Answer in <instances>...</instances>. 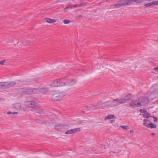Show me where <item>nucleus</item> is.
Segmentation results:
<instances>
[{"mask_svg":"<svg viewBox=\"0 0 158 158\" xmlns=\"http://www.w3.org/2000/svg\"><path fill=\"white\" fill-rule=\"evenodd\" d=\"M68 80L67 79L62 78L60 80H56L52 82H49V85L51 87L63 86L65 85V81Z\"/></svg>","mask_w":158,"mask_h":158,"instance_id":"nucleus-1","label":"nucleus"},{"mask_svg":"<svg viewBox=\"0 0 158 158\" xmlns=\"http://www.w3.org/2000/svg\"><path fill=\"white\" fill-rule=\"evenodd\" d=\"M17 84H19V83L14 81L0 82V89H6L11 87Z\"/></svg>","mask_w":158,"mask_h":158,"instance_id":"nucleus-2","label":"nucleus"},{"mask_svg":"<svg viewBox=\"0 0 158 158\" xmlns=\"http://www.w3.org/2000/svg\"><path fill=\"white\" fill-rule=\"evenodd\" d=\"M135 2V0H121L115 4L114 6L117 8H119L123 6L131 5Z\"/></svg>","mask_w":158,"mask_h":158,"instance_id":"nucleus-3","label":"nucleus"},{"mask_svg":"<svg viewBox=\"0 0 158 158\" xmlns=\"http://www.w3.org/2000/svg\"><path fill=\"white\" fill-rule=\"evenodd\" d=\"M55 128L56 129H57L60 131L63 132L64 130L68 129L69 128V126L68 125L65 124L61 125L57 124L55 126Z\"/></svg>","mask_w":158,"mask_h":158,"instance_id":"nucleus-4","label":"nucleus"},{"mask_svg":"<svg viewBox=\"0 0 158 158\" xmlns=\"http://www.w3.org/2000/svg\"><path fill=\"white\" fill-rule=\"evenodd\" d=\"M64 78L67 79L68 80L65 81V85L71 86L77 83V81L74 79H71L68 77H65Z\"/></svg>","mask_w":158,"mask_h":158,"instance_id":"nucleus-5","label":"nucleus"},{"mask_svg":"<svg viewBox=\"0 0 158 158\" xmlns=\"http://www.w3.org/2000/svg\"><path fill=\"white\" fill-rule=\"evenodd\" d=\"M129 105L134 107H139L140 106V103H139V99L132 100L129 103Z\"/></svg>","mask_w":158,"mask_h":158,"instance_id":"nucleus-6","label":"nucleus"},{"mask_svg":"<svg viewBox=\"0 0 158 158\" xmlns=\"http://www.w3.org/2000/svg\"><path fill=\"white\" fill-rule=\"evenodd\" d=\"M138 99L140 106L147 104L148 102L149 99L148 97H141Z\"/></svg>","mask_w":158,"mask_h":158,"instance_id":"nucleus-7","label":"nucleus"},{"mask_svg":"<svg viewBox=\"0 0 158 158\" xmlns=\"http://www.w3.org/2000/svg\"><path fill=\"white\" fill-rule=\"evenodd\" d=\"M125 102L123 98L114 99L113 101V103H114V106H118L120 104L123 103Z\"/></svg>","mask_w":158,"mask_h":158,"instance_id":"nucleus-8","label":"nucleus"},{"mask_svg":"<svg viewBox=\"0 0 158 158\" xmlns=\"http://www.w3.org/2000/svg\"><path fill=\"white\" fill-rule=\"evenodd\" d=\"M38 90L36 88L28 89H26L24 92L27 94H31L33 93H37V92L38 91Z\"/></svg>","mask_w":158,"mask_h":158,"instance_id":"nucleus-9","label":"nucleus"},{"mask_svg":"<svg viewBox=\"0 0 158 158\" xmlns=\"http://www.w3.org/2000/svg\"><path fill=\"white\" fill-rule=\"evenodd\" d=\"M64 95V93L63 92L56 94L53 96H54L55 98V100L58 101L61 99Z\"/></svg>","mask_w":158,"mask_h":158,"instance_id":"nucleus-10","label":"nucleus"},{"mask_svg":"<svg viewBox=\"0 0 158 158\" xmlns=\"http://www.w3.org/2000/svg\"><path fill=\"white\" fill-rule=\"evenodd\" d=\"M38 91L37 93H43L45 94L47 93L49 90L46 87H41L39 88H37Z\"/></svg>","mask_w":158,"mask_h":158,"instance_id":"nucleus-11","label":"nucleus"},{"mask_svg":"<svg viewBox=\"0 0 158 158\" xmlns=\"http://www.w3.org/2000/svg\"><path fill=\"white\" fill-rule=\"evenodd\" d=\"M104 104L100 103H98V105L96 106L92 105L90 106V107L92 109L94 110H96L99 108L102 109L104 106Z\"/></svg>","mask_w":158,"mask_h":158,"instance_id":"nucleus-12","label":"nucleus"},{"mask_svg":"<svg viewBox=\"0 0 158 158\" xmlns=\"http://www.w3.org/2000/svg\"><path fill=\"white\" fill-rule=\"evenodd\" d=\"M80 131L79 128H77L70 130H69L66 131L65 133V134H71L75 132Z\"/></svg>","mask_w":158,"mask_h":158,"instance_id":"nucleus-13","label":"nucleus"},{"mask_svg":"<svg viewBox=\"0 0 158 158\" xmlns=\"http://www.w3.org/2000/svg\"><path fill=\"white\" fill-rule=\"evenodd\" d=\"M21 104L18 103L14 104L13 105V106L14 108L19 110H21Z\"/></svg>","mask_w":158,"mask_h":158,"instance_id":"nucleus-14","label":"nucleus"},{"mask_svg":"<svg viewBox=\"0 0 158 158\" xmlns=\"http://www.w3.org/2000/svg\"><path fill=\"white\" fill-rule=\"evenodd\" d=\"M80 5L78 4V5H70L69 6H68L67 7L65 8L64 9V11L65 12H68L69 11L68 10H67V9H68L69 8H72L73 7H76L77 6H79Z\"/></svg>","mask_w":158,"mask_h":158,"instance_id":"nucleus-15","label":"nucleus"},{"mask_svg":"<svg viewBox=\"0 0 158 158\" xmlns=\"http://www.w3.org/2000/svg\"><path fill=\"white\" fill-rule=\"evenodd\" d=\"M45 22L49 23H53L56 21L55 19H50L49 18H46L45 19Z\"/></svg>","mask_w":158,"mask_h":158,"instance_id":"nucleus-16","label":"nucleus"},{"mask_svg":"<svg viewBox=\"0 0 158 158\" xmlns=\"http://www.w3.org/2000/svg\"><path fill=\"white\" fill-rule=\"evenodd\" d=\"M35 111L40 114L44 113V111L43 109H41L40 107L37 106L35 109Z\"/></svg>","mask_w":158,"mask_h":158,"instance_id":"nucleus-17","label":"nucleus"},{"mask_svg":"<svg viewBox=\"0 0 158 158\" xmlns=\"http://www.w3.org/2000/svg\"><path fill=\"white\" fill-rule=\"evenodd\" d=\"M37 106L36 105L35 102L33 101H31V103L30 104V107L35 108V109Z\"/></svg>","mask_w":158,"mask_h":158,"instance_id":"nucleus-18","label":"nucleus"},{"mask_svg":"<svg viewBox=\"0 0 158 158\" xmlns=\"http://www.w3.org/2000/svg\"><path fill=\"white\" fill-rule=\"evenodd\" d=\"M131 98V95L130 94H128L125 97L123 98L125 102H126L129 100Z\"/></svg>","mask_w":158,"mask_h":158,"instance_id":"nucleus-19","label":"nucleus"},{"mask_svg":"<svg viewBox=\"0 0 158 158\" xmlns=\"http://www.w3.org/2000/svg\"><path fill=\"white\" fill-rule=\"evenodd\" d=\"M39 79L37 77H34L33 78L31 79L29 82L31 83H34L35 82L38 81Z\"/></svg>","mask_w":158,"mask_h":158,"instance_id":"nucleus-20","label":"nucleus"},{"mask_svg":"<svg viewBox=\"0 0 158 158\" xmlns=\"http://www.w3.org/2000/svg\"><path fill=\"white\" fill-rule=\"evenodd\" d=\"M156 125H154L152 123H150L149 124V127H150L151 128H155L156 127Z\"/></svg>","mask_w":158,"mask_h":158,"instance_id":"nucleus-21","label":"nucleus"},{"mask_svg":"<svg viewBox=\"0 0 158 158\" xmlns=\"http://www.w3.org/2000/svg\"><path fill=\"white\" fill-rule=\"evenodd\" d=\"M150 114L148 113H144L143 114V117L144 118H148L150 116H149Z\"/></svg>","mask_w":158,"mask_h":158,"instance_id":"nucleus-22","label":"nucleus"},{"mask_svg":"<svg viewBox=\"0 0 158 158\" xmlns=\"http://www.w3.org/2000/svg\"><path fill=\"white\" fill-rule=\"evenodd\" d=\"M152 5H158V0L154 1L152 2Z\"/></svg>","mask_w":158,"mask_h":158,"instance_id":"nucleus-23","label":"nucleus"},{"mask_svg":"<svg viewBox=\"0 0 158 158\" xmlns=\"http://www.w3.org/2000/svg\"><path fill=\"white\" fill-rule=\"evenodd\" d=\"M18 113L17 112H11V111H8L7 112V114H17Z\"/></svg>","mask_w":158,"mask_h":158,"instance_id":"nucleus-24","label":"nucleus"},{"mask_svg":"<svg viewBox=\"0 0 158 158\" xmlns=\"http://www.w3.org/2000/svg\"><path fill=\"white\" fill-rule=\"evenodd\" d=\"M30 103H31V101H26L24 102V104L25 105L29 106H30Z\"/></svg>","mask_w":158,"mask_h":158,"instance_id":"nucleus-25","label":"nucleus"},{"mask_svg":"<svg viewBox=\"0 0 158 158\" xmlns=\"http://www.w3.org/2000/svg\"><path fill=\"white\" fill-rule=\"evenodd\" d=\"M70 21L68 20L65 19L63 20V23L65 24H68L70 23Z\"/></svg>","mask_w":158,"mask_h":158,"instance_id":"nucleus-26","label":"nucleus"},{"mask_svg":"<svg viewBox=\"0 0 158 158\" xmlns=\"http://www.w3.org/2000/svg\"><path fill=\"white\" fill-rule=\"evenodd\" d=\"M145 0H135V2L137 3H139L144 2Z\"/></svg>","mask_w":158,"mask_h":158,"instance_id":"nucleus-27","label":"nucleus"},{"mask_svg":"<svg viewBox=\"0 0 158 158\" xmlns=\"http://www.w3.org/2000/svg\"><path fill=\"white\" fill-rule=\"evenodd\" d=\"M144 6L145 7H148V6H152V2H151L146 3V4H145Z\"/></svg>","mask_w":158,"mask_h":158,"instance_id":"nucleus-28","label":"nucleus"},{"mask_svg":"<svg viewBox=\"0 0 158 158\" xmlns=\"http://www.w3.org/2000/svg\"><path fill=\"white\" fill-rule=\"evenodd\" d=\"M116 118L114 115H110L109 114V120L114 119Z\"/></svg>","mask_w":158,"mask_h":158,"instance_id":"nucleus-29","label":"nucleus"},{"mask_svg":"<svg viewBox=\"0 0 158 158\" xmlns=\"http://www.w3.org/2000/svg\"><path fill=\"white\" fill-rule=\"evenodd\" d=\"M6 61V60H3L1 61H0V64L1 65H4Z\"/></svg>","mask_w":158,"mask_h":158,"instance_id":"nucleus-30","label":"nucleus"},{"mask_svg":"<svg viewBox=\"0 0 158 158\" xmlns=\"http://www.w3.org/2000/svg\"><path fill=\"white\" fill-rule=\"evenodd\" d=\"M116 118H115L114 119H113L109 120V123H114L115 122V119Z\"/></svg>","mask_w":158,"mask_h":158,"instance_id":"nucleus-31","label":"nucleus"},{"mask_svg":"<svg viewBox=\"0 0 158 158\" xmlns=\"http://www.w3.org/2000/svg\"><path fill=\"white\" fill-rule=\"evenodd\" d=\"M120 127L123 129H127V126H124V125H122Z\"/></svg>","mask_w":158,"mask_h":158,"instance_id":"nucleus-32","label":"nucleus"},{"mask_svg":"<svg viewBox=\"0 0 158 158\" xmlns=\"http://www.w3.org/2000/svg\"><path fill=\"white\" fill-rule=\"evenodd\" d=\"M151 117H152V118H154V122H157V118L155 117L154 116H150Z\"/></svg>","mask_w":158,"mask_h":158,"instance_id":"nucleus-33","label":"nucleus"},{"mask_svg":"<svg viewBox=\"0 0 158 158\" xmlns=\"http://www.w3.org/2000/svg\"><path fill=\"white\" fill-rule=\"evenodd\" d=\"M143 125L147 127H149V125H148L146 123H144Z\"/></svg>","mask_w":158,"mask_h":158,"instance_id":"nucleus-34","label":"nucleus"},{"mask_svg":"<svg viewBox=\"0 0 158 158\" xmlns=\"http://www.w3.org/2000/svg\"><path fill=\"white\" fill-rule=\"evenodd\" d=\"M5 40L6 42H9L10 41V40L8 38H6L5 39Z\"/></svg>","mask_w":158,"mask_h":158,"instance_id":"nucleus-35","label":"nucleus"},{"mask_svg":"<svg viewBox=\"0 0 158 158\" xmlns=\"http://www.w3.org/2000/svg\"><path fill=\"white\" fill-rule=\"evenodd\" d=\"M140 111L141 113H145L147 111V110H145L141 109L140 110Z\"/></svg>","mask_w":158,"mask_h":158,"instance_id":"nucleus-36","label":"nucleus"},{"mask_svg":"<svg viewBox=\"0 0 158 158\" xmlns=\"http://www.w3.org/2000/svg\"><path fill=\"white\" fill-rule=\"evenodd\" d=\"M82 17V15H80L77 16L76 19H79L80 18Z\"/></svg>","mask_w":158,"mask_h":158,"instance_id":"nucleus-37","label":"nucleus"},{"mask_svg":"<svg viewBox=\"0 0 158 158\" xmlns=\"http://www.w3.org/2000/svg\"><path fill=\"white\" fill-rule=\"evenodd\" d=\"M102 150L106 148L105 146L104 145H102L101 146Z\"/></svg>","mask_w":158,"mask_h":158,"instance_id":"nucleus-38","label":"nucleus"},{"mask_svg":"<svg viewBox=\"0 0 158 158\" xmlns=\"http://www.w3.org/2000/svg\"><path fill=\"white\" fill-rule=\"evenodd\" d=\"M109 119V115H108L105 118V120H106L107 119Z\"/></svg>","mask_w":158,"mask_h":158,"instance_id":"nucleus-39","label":"nucleus"},{"mask_svg":"<svg viewBox=\"0 0 158 158\" xmlns=\"http://www.w3.org/2000/svg\"><path fill=\"white\" fill-rule=\"evenodd\" d=\"M154 70L158 72V67H156L154 69Z\"/></svg>","mask_w":158,"mask_h":158,"instance_id":"nucleus-40","label":"nucleus"},{"mask_svg":"<svg viewBox=\"0 0 158 158\" xmlns=\"http://www.w3.org/2000/svg\"><path fill=\"white\" fill-rule=\"evenodd\" d=\"M92 150L93 151L95 152V151H96V149H94V148H92Z\"/></svg>","mask_w":158,"mask_h":158,"instance_id":"nucleus-41","label":"nucleus"},{"mask_svg":"<svg viewBox=\"0 0 158 158\" xmlns=\"http://www.w3.org/2000/svg\"><path fill=\"white\" fill-rule=\"evenodd\" d=\"M148 120L147 119H143V121L145 122H146L148 121Z\"/></svg>","mask_w":158,"mask_h":158,"instance_id":"nucleus-42","label":"nucleus"},{"mask_svg":"<svg viewBox=\"0 0 158 158\" xmlns=\"http://www.w3.org/2000/svg\"><path fill=\"white\" fill-rule=\"evenodd\" d=\"M60 1L61 2H65L67 0H60Z\"/></svg>","mask_w":158,"mask_h":158,"instance_id":"nucleus-43","label":"nucleus"},{"mask_svg":"<svg viewBox=\"0 0 158 158\" xmlns=\"http://www.w3.org/2000/svg\"><path fill=\"white\" fill-rule=\"evenodd\" d=\"M130 132L132 134H133V133H134V131H132V130H131V131H130Z\"/></svg>","mask_w":158,"mask_h":158,"instance_id":"nucleus-44","label":"nucleus"},{"mask_svg":"<svg viewBox=\"0 0 158 158\" xmlns=\"http://www.w3.org/2000/svg\"><path fill=\"white\" fill-rule=\"evenodd\" d=\"M104 151L103 150H102V151H98V152H99V153H101L103 152H104Z\"/></svg>","mask_w":158,"mask_h":158,"instance_id":"nucleus-45","label":"nucleus"},{"mask_svg":"<svg viewBox=\"0 0 158 158\" xmlns=\"http://www.w3.org/2000/svg\"><path fill=\"white\" fill-rule=\"evenodd\" d=\"M23 43V42H21V41H18V42L17 43V44H19V43Z\"/></svg>","mask_w":158,"mask_h":158,"instance_id":"nucleus-46","label":"nucleus"},{"mask_svg":"<svg viewBox=\"0 0 158 158\" xmlns=\"http://www.w3.org/2000/svg\"><path fill=\"white\" fill-rule=\"evenodd\" d=\"M152 135H155V134L154 133H152Z\"/></svg>","mask_w":158,"mask_h":158,"instance_id":"nucleus-47","label":"nucleus"},{"mask_svg":"<svg viewBox=\"0 0 158 158\" xmlns=\"http://www.w3.org/2000/svg\"><path fill=\"white\" fill-rule=\"evenodd\" d=\"M24 42L25 43H27V40H26L24 41Z\"/></svg>","mask_w":158,"mask_h":158,"instance_id":"nucleus-48","label":"nucleus"},{"mask_svg":"<svg viewBox=\"0 0 158 158\" xmlns=\"http://www.w3.org/2000/svg\"><path fill=\"white\" fill-rule=\"evenodd\" d=\"M84 112H85L84 111H82V112H83V113H84Z\"/></svg>","mask_w":158,"mask_h":158,"instance_id":"nucleus-49","label":"nucleus"}]
</instances>
